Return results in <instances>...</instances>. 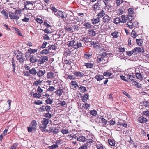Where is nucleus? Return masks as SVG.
<instances>
[{"label":"nucleus","instance_id":"obj_1","mask_svg":"<svg viewBox=\"0 0 149 149\" xmlns=\"http://www.w3.org/2000/svg\"><path fill=\"white\" fill-rule=\"evenodd\" d=\"M20 10H16L14 12L10 11L9 13V15L10 19L17 20L19 19V14H20Z\"/></svg>","mask_w":149,"mask_h":149},{"label":"nucleus","instance_id":"obj_2","mask_svg":"<svg viewBox=\"0 0 149 149\" xmlns=\"http://www.w3.org/2000/svg\"><path fill=\"white\" fill-rule=\"evenodd\" d=\"M17 60L19 61L21 63H22L24 61L25 58L23 56V54L21 51L17 50L15 51L14 52Z\"/></svg>","mask_w":149,"mask_h":149},{"label":"nucleus","instance_id":"obj_3","mask_svg":"<svg viewBox=\"0 0 149 149\" xmlns=\"http://www.w3.org/2000/svg\"><path fill=\"white\" fill-rule=\"evenodd\" d=\"M37 124L36 120H33L32 121L29 126L27 127L28 131L29 132H31L32 131L36 130Z\"/></svg>","mask_w":149,"mask_h":149},{"label":"nucleus","instance_id":"obj_4","mask_svg":"<svg viewBox=\"0 0 149 149\" xmlns=\"http://www.w3.org/2000/svg\"><path fill=\"white\" fill-rule=\"evenodd\" d=\"M101 2H96L92 6V9L94 11H97L100 10L101 6Z\"/></svg>","mask_w":149,"mask_h":149},{"label":"nucleus","instance_id":"obj_5","mask_svg":"<svg viewBox=\"0 0 149 149\" xmlns=\"http://www.w3.org/2000/svg\"><path fill=\"white\" fill-rule=\"evenodd\" d=\"M127 26L130 29H132L133 27L138 26V22L134 21H128L127 24Z\"/></svg>","mask_w":149,"mask_h":149},{"label":"nucleus","instance_id":"obj_6","mask_svg":"<svg viewBox=\"0 0 149 149\" xmlns=\"http://www.w3.org/2000/svg\"><path fill=\"white\" fill-rule=\"evenodd\" d=\"M49 123V119L48 118H43L42 121V125L40 126V127L44 131H45V129L47 127V125Z\"/></svg>","mask_w":149,"mask_h":149},{"label":"nucleus","instance_id":"obj_7","mask_svg":"<svg viewBox=\"0 0 149 149\" xmlns=\"http://www.w3.org/2000/svg\"><path fill=\"white\" fill-rule=\"evenodd\" d=\"M32 2H31L27 1L24 2V8L29 10L32 9L33 7Z\"/></svg>","mask_w":149,"mask_h":149},{"label":"nucleus","instance_id":"obj_8","mask_svg":"<svg viewBox=\"0 0 149 149\" xmlns=\"http://www.w3.org/2000/svg\"><path fill=\"white\" fill-rule=\"evenodd\" d=\"M48 60V57L45 56H41V57L38 60V62L40 65L42 64Z\"/></svg>","mask_w":149,"mask_h":149},{"label":"nucleus","instance_id":"obj_9","mask_svg":"<svg viewBox=\"0 0 149 149\" xmlns=\"http://www.w3.org/2000/svg\"><path fill=\"white\" fill-rule=\"evenodd\" d=\"M103 1L106 7L108 6L109 8H113V6H112L111 0H103Z\"/></svg>","mask_w":149,"mask_h":149},{"label":"nucleus","instance_id":"obj_10","mask_svg":"<svg viewBox=\"0 0 149 149\" xmlns=\"http://www.w3.org/2000/svg\"><path fill=\"white\" fill-rule=\"evenodd\" d=\"M74 40H73L68 41V46L69 47H72L71 48V49H70V53H71L74 50Z\"/></svg>","mask_w":149,"mask_h":149},{"label":"nucleus","instance_id":"obj_11","mask_svg":"<svg viewBox=\"0 0 149 149\" xmlns=\"http://www.w3.org/2000/svg\"><path fill=\"white\" fill-rule=\"evenodd\" d=\"M46 73V71L45 70H42L40 69H38L37 72V76L39 78H41Z\"/></svg>","mask_w":149,"mask_h":149},{"label":"nucleus","instance_id":"obj_12","mask_svg":"<svg viewBox=\"0 0 149 149\" xmlns=\"http://www.w3.org/2000/svg\"><path fill=\"white\" fill-rule=\"evenodd\" d=\"M63 93V90L60 88L58 89L54 92V93L58 97H60L62 95Z\"/></svg>","mask_w":149,"mask_h":149},{"label":"nucleus","instance_id":"obj_13","mask_svg":"<svg viewBox=\"0 0 149 149\" xmlns=\"http://www.w3.org/2000/svg\"><path fill=\"white\" fill-rule=\"evenodd\" d=\"M62 11L58 10L57 13H55V14L59 17L63 18L65 17Z\"/></svg>","mask_w":149,"mask_h":149},{"label":"nucleus","instance_id":"obj_14","mask_svg":"<svg viewBox=\"0 0 149 149\" xmlns=\"http://www.w3.org/2000/svg\"><path fill=\"white\" fill-rule=\"evenodd\" d=\"M58 130V129H57L55 127H52L50 128L49 131L53 133L54 134H56L59 132Z\"/></svg>","mask_w":149,"mask_h":149},{"label":"nucleus","instance_id":"obj_15","mask_svg":"<svg viewBox=\"0 0 149 149\" xmlns=\"http://www.w3.org/2000/svg\"><path fill=\"white\" fill-rule=\"evenodd\" d=\"M96 61L98 63L102 62V63H103V57L102 54L101 55L97 57Z\"/></svg>","mask_w":149,"mask_h":149},{"label":"nucleus","instance_id":"obj_16","mask_svg":"<svg viewBox=\"0 0 149 149\" xmlns=\"http://www.w3.org/2000/svg\"><path fill=\"white\" fill-rule=\"evenodd\" d=\"M103 19L104 22L106 23H108L110 20V17L107 15H106L104 16Z\"/></svg>","mask_w":149,"mask_h":149},{"label":"nucleus","instance_id":"obj_17","mask_svg":"<svg viewBox=\"0 0 149 149\" xmlns=\"http://www.w3.org/2000/svg\"><path fill=\"white\" fill-rule=\"evenodd\" d=\"M102 54L103 57V64L106 63L108 62V56H107V54L105 53H103Z\"/></svg>","mask_w":149,"mask_h":149},{"label":"nucleus","instance_id":"obj_18","mask_svg":"<svg viewBox=\"0 0 149 149\" xmlns=\"http://www.w3.org/2000/svg\"><path fill=\"white\" fill-rule=\"evenodd\" d=\"M29 73L30 74L32 75H36L37 74V71L36 68H35L33 67L31 69H29Z\"/></svg>","mask_w":149,"mask_h":149},{"label":"nucleus","instance_id":"obj_19","mask_svg":"<svg viewBox=\"0 0 149 149\" xmlns=\"http://www.w3.org/2000/svg\"><path fill=\"white\" fill-rule=\"evenodd\" d=\"M77 140L80 142H84L86 141V139L84 136H80L77 137Z\"/></svg>","mask_w":149,"mask_h":149},{"label":"nucleus","instance_id":"obj_20","mask_svg":"<svg viewBox=\"0 0 149 149\" xmlns=\"http://www.w3.org/2000/svg\"><path fill=\"white\" fill-rule=\"evenodd\" d=\"M138 121L140 123H144L147 121V119L144 117L141 116L139 118Z\"/></svg>","mask_w":149,"mask_h":149},{"label":"nucleus","instance_id":"obj_21","mask_svg":"<svg viewBox=\"0 0 149 149\" xmlns=\"http://www.w3.org/2000/svg\"><path fill=\"white\" fill-rule=\"evenodd\" d=\"M54 73L52 72H48L46 77L47 79H52L54 77Z\"/></svg>","mask_w":149,"mask_h":149},{"label":"nucleus","instance_id":"obj_22","mask_svg":"<svg viewBox=\"0 0 149 149\" xmlns=\"http://www.w3.org/2000/svg\"><path fill=\"white\" fill-rule=\"evenodd\" d=\"M42 82V81L39 79L38 80L35 81L33 83V86L37 87L39 85H40Z\"/></svg>","mask_w":149,"mask_h":149},{"label":"nucleus","instance_id":"obj_23","mask_svg":"<svg viewBox=\"0 0 149 149\" xmlns=\"http://www.w3.org/2000/svg\"><path fill=\"white\" fill-rule=\"evenodd\" d=\"M38 49H33L32 48H29L28 50V52L30 54H34L37 52Z\"/></svg>","mask_w":149,"mask_h":149},{"label":"nucleus","instance_id":"obj_24","mask_svg":"<svg viewBox=\"0 0 149 149\" xmlns=\"http://www.w3.org/2000/svg\"><path fill=\"white\" fill-rule=\"evenodd\" d=\"M135 75L137 78L140 81L143 78V76L142 75L141 73L138 72L136 73Z\"/></svg>","mask_w":149,"mask_h":149},{"label":"nucleus","instance_id":"obj_25","mask_svg":"<svg viewBox=\"0 0 149 149\" xmlns=\"http://www.w3.org/2000/svg\"><path fill=\"white\" fill-rule=\"evenodd\" d=\"M38 59L36 58V57L35 56H33L30 58V61L32 63H33L37 61L38 62Z\"/></svg>","mask_w":149,"mask_h":149},{"label":"nucleus","instance_id":"obj_26","mask_svg":"<svg viewBox=\"0 0 149 149\" xmlns=\"http://www.w3.org/2000/svg\"><path fill=\"white\" fill-rule=\"evenodd\" d=\"M88 33L91 36H95L96 33L93 29H91L88 31Z\"/></svg>","mask_w":149,"mask_h":149},{"label":"nucleus","instance_id":"obj_27","mask_svg":"<svg viewBox=\"0 0 149 149\" xmlns=\"http://www.w3.org/2000/svg\"><path fill=\"white\" fill-rule=\"evenodd\" d=\"M120 34L119 33L116 31L113 32L111 34V35H112L113 37L115 38L119 36Z\"/></svg>","mask_w":149,"mask_h":149},{"label":"nucleus","instance_id":"obj_28","mask_svg":"<svg viewBox=\"0 0 149 149\" xmlns=\"http://www.w3.org/2000/svg\"><path fill=\"white\" fill-rule=\"evenodd\" d=\"M32 95L34 98H40L41 97V95L39 93H33Z\"/></svg>","mask_w":149,"mask_h":149},{"label":"nucleus","instance_id":"obj_29","mask_svg":"<svg viewBox=\"0 0 149 149\" xmlns=\"http://www.w3.org/2000/svg\"><path fill=\"white\" fill-rule=\"evenodd\" d=\"M93 21L92 23L93 24H96L99 22L100 21V18L97 17L96 18H94L91 20Z\"/></svg>","mask_w":149,"mask_h":149},{"label":"nucleus","instance_id":"obj_30","mask_svg":"<svg viewBox=\"0 0 149 149\" xmlns=\"http://www.w3.org/2000/svg\"><path fill=\"white\" fill-rule=\"evenodd\" d=\"M88 98V95L87 94H85L82 97V100L84 102H85L87 101Z\"/></svg>","mask_w":149,"mask_h":149},{"label":"nucleus","instance_id":"obj_31","mask_svg":"<svg viewBox=\"0 0 149 149\" xmlns=\"http://www.w3.org/2000/svg\"><path fill=\"white\" fill-rule=\"evenodd\" d=\"M84 75L83 72H75V75L77 77H83Z\"/></svg>","mask_w":149,"mask_h":149},{"label":"nucleus","instance_id":"obj_32","mask_svg":"<svg viewBox=\"0 0 149 149\" xmlns=\"http://www.w3.org/2000/svg\"><path fill=\"white\" fill-rule=\"evenodd\" d=\"M1 12L6 19H7L8 18V13L7 12L4 10H3Z\"/></svg>","mask_w":149,"mask_h":149},{"label":"nucleus","instance_id":"obj_33","mask_svg":"<svg viewBox=\"0 0 149 149\" xmlns=\"http://www.w3.org/2000/svg\"><path fill=\"white\" fill-rule=\"evenodd\" d=\"M49 53V49H45L42 50L40 53L42 54H47Z\"/></svg>","mask_w":149,"mask_h":149},{"label":"nucleus","instance_id":"obj_34","mask_svg":"<svg viewBox=\"0 0 149 149\" xmlns=\"http://www.w3.org/2000/svg\"><path fill=\"white\" fill-rule=\"evenodd\" d=\"M95 78L98 81H100L102 79L104 78V76L102 75H96Z\"/></svg>","mask_w":149,"mask_h":149},{"label":"nucleus","instance_id":"obj_35","mask_svg":"<svg viewBox=\"0 0 149 149\" xmlns=\"http://www.w3.org/2000/svg\"><path fill=\"white\" fill-rule=\"evenodd\" d=\"M14 29H15V31L16 33L19 36H23L21 33L19 29L16 28H14Z\"/></svg>","mask_w":149,"mask_h":149},{"label":"nucleus","instance_id":"obj_36","mask_svg":"<svg viewBox=\"0 0 149 149\" xmlns=\"http://www.w3.org/2000/svg\"><path fill=\"white\" fill-rule=\"evenodd\" d=\"M93 137H92L91 138L87 140H86L87 141L86 145H90L93 142Z\"/></svg>","mask_w":149,"mask_h":149},{"label":"nucleus","instance_id":"obj_37","mask_svg":"<svg viewBox=\"0 0 149 149\" xmlns=\"http://www.w3.org/2000/svg\"><path fill=\"white\" fill-rule=\"evenodd\" d=\"M70 86L71 89L74 90V81H72L70 84Z\"/></svg>","mask_w":149,"mask_h":149},{"label":"nucleus","instance_id":"obj_38","mask_svg":"<svg viewBox=\"0 0 149 149\" xmlns=\"http://www.w3.org/2000/svg\"><path fill=\"white\" fill-rule=\"evenodd\" d=\"M83 26L86 28L90 29L92 27V26L91 24L89 22H87L86 23L84 24Z\"/></svg>","mask_w":149,"mask_h":149},{"label":"nucleus","instance_id":"obj_39","mask_svg":"<svg viewBox=\"0 0 149 149\" xmlns=\"http://www.w3.org/2000/svg\"><path fill=\"white\" fill-rule=\"evenodd\" d=\"M47 91L50 92H52L55 89L54 87L52 86H49V88H47Z\"/></svg>","mask_w":149,"mask_h":149},{"label":"nucleus","instance_id":"obj_40","mask_svg":"<svg viewBox=\"0 0 149 149\" xmlns=\"http://www.w3.org/2000/svg\"><path fill=\"white\" fill-rule=\"evenodd\" d=\"M34 103L36 105H41L43 104V102L41 100H38L36 101H35Z\"/></svg>","mask_w":149,"mask_h":149},{"label":"nucleus","instance_id":"obj_41","mask_svg":"<svg viewBox=\"0 0 149 149\" xmlns=\"http://www.w3.org/2000/svg\"><path fill=\"white\" fill-rule=\"evenodd\" d=\"M45 102L47 104H51L53 102V100L50 98H48L45 100Z\"/></svg>","mask_w":149,"mask_h":149},{"label":"nucleus","instance_id":"obj_42","mask_svg":"<svg viewBox=\"0 0 149 149\" xmlns=\"http://www.w3.org/2000/svg\"><path fill=\"white\" fill-rule=\"evenodd\" d=\"M127 17L124 16L123 15L122 16V18L120 20V22L122 23H125L127 21Z\"/></svg>","mask_w":149,"mask_h":149},{"label":"nucleus","instance_id":"obj_43","mask_svg":"<svg viewBox=\"0 0 149 149\" xmlns=\"http://www.w3.org/2000/svg\"><path fill=\"white\" fill-rule=\"evenodd\" d=\"M58 146L56 144H53L49 147V149H54L58 147Z\"/></svg>","mask_w":149,"mask_h":149},{"label":"nucleus","instance_id":"obj_44","mask_svg":"<svg viewBox=\"0 0 149 149\" xmlns=\"http://www.w3.org/2000/svg\"><path fill=\"white\" fill-rule=\"evenodd\" d=\"M123 2V0H116V3L117 6H119Z\"/></svg>","mask_w":149,"mask_h":149},{"label":"nucleus","instance_id":"obj_45","mask_svg":"<svg viewBox=\"0 0 149 149\" xmlns=\"http://www.w3.org/2000/svg\"><path fill=\"white\" fill-rule=\"evenodd\" d=\"M108 142L110 145L112 146H114L115 144L114 141L111 139L108 140Z\"/></svg>","mask_w":149,"mask_h":149},{"label":"nucleus","instance_id":"obj_46","mask_svg":"<svg viewBox=\"0 0 149 149\" xmlns=\"http://www.w3.org/2000/svg\"><path fill=\"white\" fill-rule=\"evenodd\" d=\"M133 50L134 53H139L141 52V49L140 47H136Z\"/></svg>","mask_w":149,"mask_h":149},{"label":"nucleus","instance_id":"obj_47","mask_svg":"<svg viewBox=\"0 0 149 149\" xmlns=\"http://www.w3.org/2000/svg\"><path fill=\"white\" fill-rule=\"evenodd\" d=\"M61 132L63 134H66L69 133V132L67 129H62L61 130Z\"/></svg>","mask_w":149,"mask_h":149},{"label":"nucleus","instance_id":"obj_48","mask_svg":"<svg viewBox=\"0 0 149 149\" xmlns=\"http://www.w3.org/2000/svg\"><path fill=\"white\" fill-rule=\"evenodd\" d=\"M127 77L128 79H129V80L132 81H133L135 78L134 76L130 74L127 75Z\"/></svg>","mask_w":149,"mask_h":149},{"label":"nucleus","instance_id":"obj_49","mask_svg":"<svg viewBox=\"0 0 149 149\" xmlns=\"http://www.w3.org/2000/svg\"><path fill=\"white\" fill-rule=\"evenodd\" d=\"M58 104L61 106H63L65 105L66 104V103L65 101L63 100L60 101L58 103Z\"/></svg>","mask_w":149,"mask_h":149},{"label":"nucleus","instance_id":"obj_50","mask_svg":"<svg viewBox=\"0 0 149 149\" xmlns=\"http://www.w3.org/2000/svg\"><path fill=\"white\" fill-rule=\"evenodd\" d=\"M105 15V12L103 10H102L98 14V16L100 17H102Z\"/></svg>","mask_w":149,"mask_h":149},{"label":"nucleus","instance_id":"obj_51","mask_svg":"<svg viewBox=\"0 0 149 149\" xmlns=\"http://www.w3.org/2000/svg\"><path fill=\"white\" fill-rule=\"evenodd\" d=\"M137 44L139 46H141L143 41L141 39H136Z\"/></svg>","mask_w":149,"mask_h":149},{"label":"nucleus","instance_id":"obj_52","mask_svg":"<svg viewBox=\"0 0 149 149\" xmlns=\"http://www.w3.org/2000/svg\"><path fill=\"white\" fill-rule=\"evenodd\" d=\"M35 20L38 23L40 24L43 23V20L42 19L39 18H37L35 19Z\"/></svg>","mask_w":149,"mask_h":149},{"label":"nucleus","instance_id":"obj_53","mask_svg":"<svg viewBox=\"0 0 149 149\" xmlns=\"http://www.w3.org/2000/svg\"><path fill=\"white\" fill-rule=\"evenodd\" d=\"M131 36L133 38H135L137 36V34L134 30H133L131 33Z\"/></svg>","mask_w":149,"mask_h":149},{"label":"nucleus","instance_id":"obj_54","mask_svg":"<svg viewBox=\"0 0 149 149\" xmlns=\"http://www.w3.org/2000/svg\"><path fill=\"white\" fill-rule=\"evenodd\" d=\"M85 65L88 68H92L93 65L92 64H91L89 63H85Z\"/></svg>","mask_w":149,"mask_h":149},{"label":"nucleus","instance_id":"obj_55","mask_svg":"<svg viewBox=\"0 0 149 149\" xmlns=\"http://www.w3.org/2000/svg\"><path fill=\"white\" fill-rule=\"evenodd\" d=\"M90 113L93 116H95L97 114V111L95 110H91L90 112Z\"/></svg>","mask_w":149,"mask_h":149},{"label":"nucleus","instance_id":"obj_56","mask_svg":"<svg viewBox=\"0 0 149 149\" xmlns=\"http://www.w3.org/2000/svg\"><path fill=\"white\" fill-rule=\"evenodd\" d=\"M45 110L47 112H49L51 109V107L48 105L46 106L45 107Z\"/></svg>","mask_w":149,"mask_h":149},{"label":"nucleus","instance_id":"obj_57","mask_svg":"<svg viewBox=\"0 0 149 149\" xmlns=\"http://www.w3.org/2000/svg\"><path fill=\"white\" fill-rule=\"evenodd\" d=\"M43 92V90L41 88V87L39 86L37 89V93H41Z\"/></svg>","mask_w":149,"mask_h":149},{"label":"nucleus","instance_id":"obj_58","mask_svg":"<svg viewBox=\"0 0 149 149\" xmlns=\"http://www.w3.org/2000/svg\"><path fill=\"white\" fill-rule=\"evenodd\" d=\"M112 75V74L109 72H108L107 71L104 72L103 73V75L104 76H110Z\"/></svg>","mask_w":149,"mask_h":149},{"label":"nucleus","instance_id":"obj_59","mask_svg":"<svg viewBox=\"0 0 149 149\" xmlns=\"http://www.w3.org/2000/svg\"><path fill=\"white\" fill-rule=\"evenodd\" d=\"M124 11L123 10V9L122 8H121L118 10V13L120 15L122 14L123 13Z\"/></svg>","mask_w":149,"mask_h":149},{"label":"nucleus","instance_id":"obj_60","mask_svg":"<svg viewBox=\"0 0 149 149\" xmlns=\"http://www.w3.org/2000/svg\"><path fill=\"white\" fill-rule=\"evenodd\" d=\"M47 113H46L44 115V116L46 118H50L52 117V115L50 114L49 112H47Z\"/></svg>","mask_w":149,"mask_h":149},{"label":"nucleus","instance_id":"obj_61","mask_svg":"<svg viewBox=\"0 0 149 149\" xmlns=\"http://www.w3.org/2000/svg\"><path fill=\"white\" fill-rule=\"evenodd\" d=\"M87 145L85 144L83 145L78 149H87Z\"/></svg>","mask_w":149,"mask_h":149},{"label":"nucleus","instance_id":"obj_62","mask_svg":"<svg viewBox=\"0 0 149 149\" xmlns=\"http://www.w3.org/2000/svg\"><path fill=\"white\" fill-rule=\"evenodd\" d=\"M121 18L117 17L114 19V21L117 24H118L120 22Z\"/></svg>","mask_w":149,"mask_h":149},{"label":"nucleus","instance_id":"obj_63","mask_svg":"<svg viewBox=\"0 0 149 149\" xmlns=\"http://www.w3.org/2000/svg\"><path fill=\"white\" fill-rule=\"evenodd\" d=\"M43 25L47 28L50 27H51V25L45 21H44V22Z\"/></svg>","mask_w":149,"mask_h":149},{"label":"nucleus","instance_id":"obj_64","mask_svg":"<svg viewBox=\"0 0 149 149\" xmlns=\"http://www.w3.org/2000/svg\"><path fill=\"white\" fill-rule=\"evenodd\" d=\"M127 19L129 20V21H134L133 19V17L132 15H129L127 17Z\"/></svg>","mask_w":149,"mask_h":149}]
</instances>
